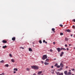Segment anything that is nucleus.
<instances>
[{
    "instance_id": "obj_1",
    "label": "nucleus",
    "mask_w": 75,
    "mask_h": 75,
    "mask_svg": "<svg viewBox=\"0 0 75 75\" xmlns=\"http://www.w3.org/2000/svg\"><path fill=\"white\" fill-rule=\"evenodd\" d=\"M31 68H33V69H38L39 68L38 66H31Z\"/></svg>"
},
{
    "instance_id": "obj_2",
    "label": "nucleus",
    "mask_w": 75,
    "mask_h": 75,
    "mask_svg": "<svg viewBox=\"0 0 75 75\" xmlns=\"http://www.w3.org/2000/svg\"><path fill=\"white\" fill-rule=\"evenodd\" d=\"M57 74L58 75H63V73H59V72H57Z\"/></svg>"
},
{
    "instance_id": "obj_3",
    "label": "nucleus",
    "mask_w": 75,
    "mask_h": 75,
    "mask_svg": "<svg viewBox=\"0 0 75 75\" xmlns=\"http://www.w3.org/2000/svg\"><path fill=\"white\" fill-rule=\"evenodd\" d=\"M46 58H47V57H42V59L43 60H44V59H45Z\"/></svg>"
},
{
    "instance_id": "obj_4",
    "label": "nucleus",
    "mask_w": 75,
    "mask_h": 75,
    "mask_svg": "<svg viewBox=\"0 0 75 75\" xmlns=\"http://www.w3.org/2000/svg\"><path fill=\"white\" fill-rule=\"evenodd\" d=\"M64 74H65L66 75H68V72L67 71H64Z\"/></svg>"
},
{
    "instance_id": "obj_5",
    "label": "nucleus",
    "mask_w": 75,
    "mask_h": 75,
    "mask_svg": "<svg viewBox=\"0 0 75 75\" xmlns=\"http://www.w3.org/2000/svg\"><path fill=\"white\" fill-rule=\"evenodd\" d=\"M57 50L59 52H60V51H61L60 50V48L59 47L57 48Z\"/></svg>"
},
{
    "instance_id": "obj_6",
    "label": "nucleus",
    "mask_w": 75,
    "mask_h": 75,
    "mask_svg": "<svg viewBox=\"0 0 75 75\" xmlns=\"http://www.w3.org/2000/svg\"><path fill=\"white\" fill-rule=\"evenodd\" d=\"M2 42H3V43H7V41H6L5 40H3Z\"/></svg>"
},
{
    "instance_id": "obj_7",
    "label": "nucleus",
    "mask_w": 75,
    "mask_h": 75,
    "mask_svg": "<svg viewBox=\"0 0 75 75\" xmlns=\"http://www.w3.org/2000/svg\"><path fill=\"white\" fill-rule=\"evenodd\" d=\"M41 73H42V71H39L38 73V75H40V74H41Z\"/></svg>"
},
{
    "instance_id": "obj_8",
    "label": "nucleus",
    "mask_w": 75,
    "mask_h": 75,
    "mask_svg": "<svg viewBox=\"0 0 75 75\" xmlns=\"http://www.w3.org/2000/svg\"><path fill=\"white\" fill-rule=\"evenodd\" d=\"M12 40L13 41H15L16 40V38L15 37H13L12 38Z\"/></svg>"
},
{
    "instance_id": "obj_9",
    "label": "nucleus",
    "mask_w": 75,
    "mask_h": 75,
    "mask_svg": "<svg viewBox=\"0 0 75 75\" xmlns=\"http://www.w3.org/2000/svg\"><path fill=\"white\" fill-rule=\"evenodd\" d=\"M13 70L15 71H18V69H17V68H14L13 69Z\"/></svg>"
},
{
    "instance_id": "obj_10",
    "label": "nucleus",
    "mask_w": 75,
    "mask_h": 75,
    "mask_svg": "<svg viewBox=\"0 0 75 75\" xmlns=\"http://www.w3.org/2000/svg\"><path fill=\"white\" fill-rule=\"evenodd\" d=\"M29 51H31V52H32L33 51V50L31 48H29Z\"/></svg>"
},
{
    "instance_id": "obj_11",
    "label": "nucleus",
    "mask_w": 75,
    "mask_h": 75,
    "mask_svg": "<svg viewBox=\"0 0 75 75\" xmlns=\"http://www.w3.org/2000/svg\"><path fill=\"white\" fill-rule=\"evenodd\" d=\"M52 31L54 32V33H55V28H52Z\"/></svg>"
},
{
    "instance_id": "obj_12",
    "label": "nucleus",
    "mask_w": 75,
    "mask_h": 75,
    "mask_svg": "<svg viewBox=\"0 0 75 75\" xmlns=\"http://www.w3.org/2000/svg\"><path fill=\"white\" fill-rule=\"evenodd\" d=\"M7 48V46L5 45L3 46V48L4 49V48Z\"/></svg>"
},
{
    "instance_id": "obj_13",
    "label": "nucleus",
    "mask_w": 75,
    "mask_h": 75,
    "mask_svg": "<svg viewBox=\"0 0 75 75\" xmlns=\"http://www.w3.org/2000/svg\"><path fill=\"white\" fill-rule=\"evenodd\" d=\"M11 61L12 62H14L15 61H14V59H12L11 60Z\"/></svg>"
},
{
    "instance_id": "obj_14",
    "label": "nucleus",
    "mask_w": 75,
    "mask_h": 75,
    "mask_svg": "<svg viewBox=\"0 0 75 75\" xmlns=\"http://www.w3.org/2000/svg\"><path fill=\"white\" fill-rule=\"evenodd\" d=\"M64 54V52H62V53H61V54H60V57H62V55Z\"/></svg>"
},
{
    "instance_id": "obj_15",
    "label": "nucleus",
    "mask_w": 75,
    "mask_h": 75,
    "mask_svg": "<svg viewBox=\"0 0 75 75\" xmlns=\"http://www.w3.org/2000/svg\"><path fill=\"white\" fill-rule=\"evenodd\" d=\"M66 31H67V32H69V33L71 32V30H70L69 29H68L66 30Z\"/></svg>"
},
{
    "instance_id": "obj_16",
    "label": "nucleus",
    "mask_w": 75,
    "mask_h": 75,
    "mask_svg": "<svg viewBox=\"0 0 75 75\" xmlns=\"http://www.w3.org/2000/svg\"><path fill=\"white\" fill-rule=\"evenodd\" d=\"M60 66L61 67H64V65L62 63H61L60 64Z\"/></svg>"
},
{
    "instance_id": "obj_17",
    "label": "nucleus",
    "mask_w": 75,
    "mask_h": 75,
    "mask_svg": "<svg viewBox=\"0 0 75 75\" xmlns=\"http://www.w3.org/2000/svg\"><path fill=\"white\" fill-rule=\"evenodd\" d=\"M4 66L6 67H8V64H6Z\"/></svg>"
},
{
    "instance_id": "obj_18",
    "label": "nucleus",
    "mask_w": 75,
    "mask_h": 75,
    "mask_svg": "<svg viewBox=\"0 0 75 75\" xmlns=\"http://www.w3.org/2000/svg\"><path fill=\"white\" fill-rule=\"evenodd\" d=\"M71 74H72V73H71V72H68V75H71Z\"/></svg>"
},
{
    "instance_id": "obj_19",
    "label": "nucleus",
    "mask_w": 75,
    "mask_h": 75,
    "mask_svg": "<svg viewBox=\"0 0 75 75\" xmlns=\"http://www.w3.org/2000/svg\"><path fill=\"white\" fill-rule=\"evenodd\" d=\"M44 64H45V65H48V64H49V63L45 62L44 63Z\"/></svg>"
},
{
    "instance_id": "obj_20",
    "label": "nucleus",
    "mask_w": 75,
    "mask_h": 75,
    "mask_svg": "<svg viewBox=\"0 0 75 75\" xmlns=\"http://www.w3.org/2000/svg\"><path fill=\"white\" fill-rule=\"evenodd\" d=\"M68 40V38H65V41H67Z\"/></svg>"
},
{
    "instance_id": "obj_21",
    "label": "nucleus",
    "mask_w": 75,
    "mask_h": 75,
    "mask_svg": "<svg viewBox=\"0 0 75 75\" xmlns=\"http://www.w3.org/2000/svg\"><path fill=\"white\" fill-rule=\"evenodd\" d=\"M0 62H1V63H4V60H2Z\"/></svg>"
},
{
    "instance_id": "obj_22",
    "label": "nucleus",
    "mask_w": 75,
    "mask_h": 75,
    "mask_svg": "<svg viewBox=\"0 0 75 75\" xmlns=\"http://www.w3.org/2000/svg\"><path fill=\"white\" fill-rule=\"evenodd\" d=\"M20 49H23H23H24V48L23 47H20Z\"/></svg>"
},
{
    "instance_id": "obj_23",
    "label": "nucleus",
    "mask_w": 75,
    "mask_h": 75,
    "mask_svg": "<svg viewBox=\"0 0 75 75\" xmlns=\"http://www.w3.org/2000/svg\"><path fill=\"white\" fill-rule=\"evenodd\" d=\"M39 42L40 43V44H42V41H41V40H40Z\"/></svg>"
},
{
    "instance_id": "obj_24",
    "label": "nucleus",
    "mask_w": 75,
    "mask_h": 75,
    "mask_svg": "<svg viewBox=\"0 0 75 75\" xmlns=\"http://www.w3.org/2000/svg\"><path fill=\"white\" fill-rule=\"evenodd\" d=\"M57 65H58V64L56 63V64H55L54 65V66H55V67H57Z\"/></svg>"
},
{
    "instance_id": "obj_25",
    "label": "nucleus",
    "mask_w": 75,
    "mask_h": 75,
    "mask_svg": "<svg viewBox=\"0 0 75 75\" xmlns=\"http://www.w3.org/2000/svg\"><path fill=\"white\" fill-rule=\"evenodd\" d=\"M60 35H63V33H60Z\"/></svg>"
},
{
    "instance_id": "obj_26",
    "label": "nucleus",
    "mask_w": 75,
    "mask_h": 75,
    "mask_svg": "<svg viewBox=\"0 0 75 75\" xmlns=\"http://www.w3.org/2000/svg\"><path fill=\"white\" fill-rule=\"evenodd\" d=\"M63 50H64V51H65L66 50V49H65V48H63Z\"/></svg>"
},
{
    "instance_id": "obj_27",
    "label": "nucleus",
    "mask_w": 75,
    "mask_h": 75,
    "mask_svg": "<svg viewBox=\"0 0 75 75\" xmlns=\"http://www.w3.org/2000/svg\"><path fill=\"white\" fill-rule=\"evenodd\" d=\"M57 68H60V66L58 65L57 66Z\"/></svg>"
},
{
    "instance_id": "obj_28",
    "label": "nucleus",
    "mask_w": 75,
    "mask_h": 75,
    "mask_svg": "<svg viewBox=\"0 0 75 75\" xmlns=\"http://www.w3.org/2000/svg\"><path fill=\"white\" fill-rule=\"evenodd\" d=\"M61 70V69H58L57 70V71H60Z\"/></svg>"
},
{
    "instance_id": "obj_29",
    "label": "nucleus",
    "mask_w": 75,
    "mask_h": 75,
    "mask_svg": "<svg viewBox=\"0 0 75 75\" xmlns=\"http://www.w3.org/2000/svg\"><path fill=\"white\" fill-rule=\"evenodd\" d=\"M60 26H61V27H63V25H60Z\"/></svg>"
},
{
    "instance_id": "obj_30",
    "label": "nucleus",
    "mask_w": 75,
    "mask_h": 75,
    "mask_svg": "<svg viewBox=\"0 0 75 75\" xmlns=\"http://www.w3.org/2000/svg\"><path fill=\"white\" fill-rule=\"evenodd\" d=\"M73 28L75 29V25L73 26Z\"/></svg>"
},
{
    "instance_id": "obj_31",
    "label": "nucleus",
    "mask_w": 75,
    "mask_h": 75,
    "mask_svg": "<svg viewBox=\"0 0 75 75\" xmlns=\"http://www.w3.org/2000/svg\"><path fill=\"white\" fill-rule=\"evenodd\" d=\"M43 43H44V42H45V40H44L43 41Z\"/></svg>"
},
{
    "instance_id": "obj_32",
    "label": "nucleus",
    "mask_w": 75,
    "mask_h": 75,
    "mask_svg": "<svg viewBox=\"0 0 75 75\" xmlns=\"http://www.w3.org/2000/svg\"><path fill=\"white\" fill-rule=\"evenodd\" d=\"M50 52H52V50H51V49H50Z\"/></svg>"
},
{
    "instance_id": "obj_33",
    "label": "nucleus",
    "mask_w": 75,
    "mask_h": 75,
    "mask_svg": "<svg viewBox=\"0 0 75 75\" xmlns=\"http://www.w3.org/2000/svg\"><path fill=\"white\" fill-rule=\"evenodd\" d=\"M47 56L46 55H44L43 57H47Z\"/></svg>"
},
{
    "instance_id": "obj_34",
    "label": "nucleus",
    "mask_w": 75,
    "mask_h": 75,
    "mask_svg": "<svg viewBox=\"0 0 75 75\" xmlns=\"http://www.w3.org/2000/svg\"><path fill=\"white\" fill-rule=\"evenodd\" d=\"M49 60V59H46V61H48V60Z\"/></svg>"
},
{
    "instance_id": "obj_35",
    "label": "nucleus",
    "mask_w": 75,
    "mask_h": 75,
    "mask_svg": "<svg viewBox=\"0 0 75 75\" xmlns=\"http://www.w3.org/2000/svg\"><path fill=\"white\" fill-rule=\"evenodd\" d=\"M63 50V48H61V49H60V50Z\"/></svg>"
},
{
    "instance_id": "obj_36",
    "label": "nucleus",
    "mask_w": 75,
    "mask_h": 75,
    "mask_svg": "<svg viewBox=\"0 0 75 75\" xmlns=\"http://www.w3.org/2000/svg\"><path fill=\"white\" fill-rule=\"evenodd\" d=\"M9 56H10V57H12V55H11V54H9Z\"/></svg>"
},
{
    "instance_id": "obj_37",
    "label": "nucleus",
    "mask_w": 75,
    "mask_h": 75,
    "mask_svg": "<svg viewBox=\"0 0 75 75\" xmlns=\"http://www.w3.org/2000/svg\"><path fill=\"white\" fill-rule=\"evenodd\" d=\"M2 75H5V74H4V73H2Z\"/></svg>"
},
{
    "instance_id": "obj_38",
    "label": "nucleus",
    "mask_w": 75,
    "mask_h": 75,
    "mask_svg": "<svg viewBox=\"0 0 75 75\" xmlns=\"http://www.w3.org/2000/svg\"><path fill=\"white\" fill-rule=\"evenodd\" d=\"M14 74H16V71H13Z\"/></svg>"
},
{
    "instance_id": "obj_39",
    "label": "nucleus",
    "mask_w": 75,
    "mask_h": 75,
    "mask_svg": "<svg viewBox=\"0 0 75 75\" xmlns=\"http://www.w3.org/2000/svg\"><path fill=\"white\" fill-rule=\"evenodd\" d=\"M41 62H42V64H44V62H43V61H41Z\"/></svg>"
},
{
    "instance_id": "obj_40",
    "label": "nucleus",
    "mask_w": 75,
    "mask_h": 75,
    "mask_svg": "<svg viewBox=\"0 0 75 75\" xmlns=\"http://www.w3.org/2000/svg\"><path fill=\"white\" fill-rule=\"evenodd\" d=\"M72 71H75V69H72Z\"/></svg>"
},
{
    "instance_id": "obj_41",
    "label": "nucleus",
    "mask_w": 75,
    "mask_h": 75,
    "mask_svg": "<svg viewBox=\"0 0 75 75\" xmlns=\"http://www.w3.org/2000/svg\"><path fill=\"white\" fill-rule=\"evenodd\" d=\"M73 21L74 22H75V19H74L73 20Z\"/></svg>"
},
{
    "instance_id": "obj_42",
    "label": "nucleus",
    "mask_w": 75,
    "mask_h": 75,
    "mask_svg": "<svg viewBox=\"0 0 75 75\" xmlns=\"http://www.w3.org/2000/svg\"><path fill=\"white\" fill-rule=\"evenodd\" d=\"M53 44H54V45L55 44V42H53Z\"/></svg>"
},
{
    "instance_id": "obj_43",
    "label": "nucleus",
    "mask_w": 75,
    "mask_h": 75,
    "mask_svg": "<svg viewBox=\"0 0 75 75\" xmlns=\"http://www.w3.org/2000/svg\"><path fill=\"white\" fill-rule=\"evenodd\" d=\"M60 70H62V67H61L60 69Z\"/></svg>"
},
{
    "instance_id": "obj_44",
    "label": "nucleus",
    "mask_w": 75,
    "mask_h": 75,
    "mask_svg": "<svg viewBox=\"0 0 75 75\" xmlns=\"http://www.w3.org/2000/svg\"><path fill=\"white\" fill-rule=\"evenodd\" d=\"M65 47H67V45L66 44L65 45Z\"/></svg>"
},
{
    "instance_id": "obj_45",
    "label": "nucleus",
    "mask_w": 75,
    "mask_h": 75,
    "mask_svg": "<svg viewBox=\"0 0 75 75\" xmlns=\"http://www.w3.org/2000/svg\"><path fill=\"white\" fill-rule=\"evenodd\" d=\"M67 51H68V50H69V49L68 48H67Z\"/></svg>"
},
{
    "instance_id": "obj_46",
    "label": "nucleus",
    "mask_w": 75,
    "mask_h": 75,
    "mask_svg": "<svg viewBox=\"0 0 75 75\" xmlns=\"http://www.w3.org/2000/svg\"><path fill=\"white\" fill-rule=\"evenodd\" d=\"M51 67H52V68H54V66H52Z\"/></svg>"
},
{
    "instance_id": "obj_47",
    "label": "nucleus",
    "mask_w": 75,
    "mask_h": 75,
    "mask_svg": "<svg viewBox=\"0 0 75 75\" xmlns=\"http://www.w3.org/2000/svg\"><path fill=\"white\" fill-rule=\"evenodd\" d=\"M33 75H36V74L35 73H34V74H33Z\"/></svg>"
},
{
    "instance_id": "obj_48",
    "label": "nucleus",
    "mask_w": 75,
    "mask_h": 75,
    "mask_svg": "<svg viewBox=\"0 0 75 75\" xmlns=\"http://www.w3.org/2000/svg\"><path fill=\"white\" fill-rule=\"evenodd\" d=\"M71 37H72V36H73V35L72 34H71Z\"/></svg>"
},
{
    "instance_id": "obj_49",
    "label": "nucleus",
    "mask_w": 75,
    "mask_h": 75,
    "mask_svg": "<svg viewBox=\"0 0 75 75\" xmlns=\"http://www.w3.org/2000/svg\"><path fill=\"white\" fill-rule=\"evenodd\" d=\"M45 42V43L46 44H47V42Z\"/></svg>"
},
{
    "instance_id": "obj_50",
    "label": "nucleus",
    "mask_w": 75,
    "mask_h": 75,
    "mask_svg": "<svg viewBox=\"0 0 75 75\" xmlns=\"http://www.w3.org/2000/svg\"><path fill=\"white\" fill-rule=\"evenodd\" d=\"M26 69L28 70V68H27Z\"/></svg>"
},
{
    "instance_id": "obj_51",
    "label": "nucleus",
    "mask_w": 75,
    "mask_h": 75,
    "mask_svg": "<svg viewBox=\"0 0 75 75\" xmlns=\"http://www.w3.org/2000/svg\"><path fill=\"white\" fill-rule=\"evenodd\" d=\"M69 72H71V70H69Z\"/></svg>"
},
{
    "instance_id": "obj_52",
    "label": "nucleus",
    "mask_w": 75,
    "mask_h": 75,
    "mask_svg": "<svg viewBox=\"0 0 75 75\" xmlns=\"http://www.w3.org/2000/svg\"><path fill=\"white\" fill-rule=\"evenodd\" d=\"M54 59V60H56V59Z\"/></svg>"
},
{
    "instance_id": "obj_53",
    "label": "nucleus",
    "mask_w": 75,
    "mask_h": 75,
    "mask_svg": "<svg viewBox=\"0 0 75 75\" xmlns=\"http://www.w3.org/2000/svg\"><path fill=\"white\" fill-rule=\"evenodd\" d=\"M69 46H71V44H69Z\"/></svg>"
},
{
    "instance_id": "obj_54",
    "label": "nucleus",
    "mask_w": 75,
    "mask_h": 75,
    "mask_svg": "<svg viewBox=\"0 0 75 75\" xmlns=\"http://www.w3.org/2000/svg\"><path fill=\"white\" fill-rule=\"evenodd\" d=\"M66 68H68V67H66Z\"/></svg>"
},
{
    "instance_id": "obj_55",
    "label": "nucleus",
    "mask_w": 75,
    "mask_h": 75,
    "mask_svg": "<svg viewBox=\"0 0 75 75\" xmlns=\"http://www.w3.org/2000/svg\"><path fill=\"white\" fill-rule=\"evenodd\" d=\"M74 49H75V47L74 48Z\"/></svg>"
},
{
    "instance_id": "obj_56",
    "label": "nucleus",
    "mask_w": 75,
    "mask_h": 75,
    "mask_svg": "<svg viewBox=\"0 0 75 75\" xmlns=\"http://www.w3.org/2000/svg\"><path fill=\"white\" fill-rule=\"evenodd\" d=\"M52 71H53V70L52 69Z\"/></svg>"
}]
</instances>
